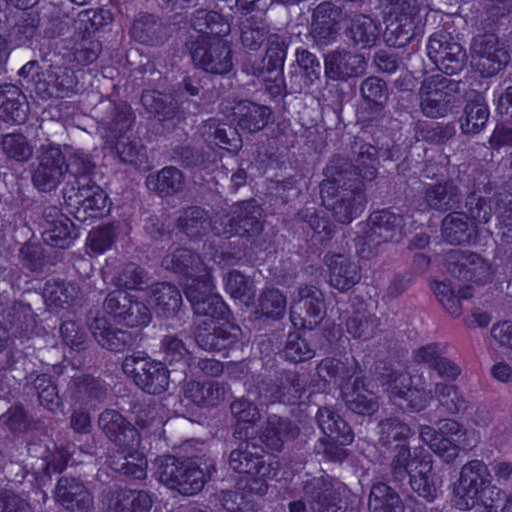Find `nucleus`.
<instances>
[{
  "instance_id": "1",
  "label": "nucleus",
  "mask_w": 512,
  "mask_h": 512,
  "mask_svg": "<svg viewBox=\"0 0 512 512\" xmlns=\"http://www.w3.org/2000/svg\"><path fill=\"white\" fill-rule=\"evenodd\" d=\"M127 289L135 290L134 294L124 290H116L110 293L105 302L104 310L109 316L97 317L90 324V330L97 342L104 348L110 350H118L127 343V335L122 330L117 332L111 331L112 322L120 324L122 321L126 325L142 326L146 325L150 320L149 308L139 303L138 300H144L148 296V292L136 288L134 285L127 286Z\"/></svg>"
},
{
  "instance_id": "2",
  "label": "nucleus",
  "mask_w": 512,
  "mask_h": 512,
  "mask_svg": "<svg viewBox=\"0 0 512 512\" xmlns=\"http://www.w3.org/2000/svg\"><path fill=\"white\" fill-rule=\"evenodd\" d=\"M199 33L191 44V57L195 65L207 72L225 74L232 68L231 53L221 36L229 32V25L216 12L198 11L192 21Z\"/></svg>"
},
{
  "instance_id": "3",
  "label": "nucleus",
  "mask_w": 512,
  "mask_h": 512,
  "mask_svg": "<svg viewBox=\"0 0 512 512\" xmlns=\"http://www.w3.org/2000/svg\"><path fill=\"white\" fill-rule=\"evenodd\" d=\"M490 474L484 463L473 460L461 470L457 486L454 489L453 503L459 510H469L481 502L488 512H510L512 495L507 497L498 488L487 485Z\"/></svg>"
},
{
  "instance_id": "4",
  "label": "nucleus",
  "mask_w": 512,
  "mask_h": 512,
  "mask_svg": "<svg viewBox=\"0 0 512 512\" xmlns=\"http://www.w3.org/2000/svg\"><path fill=\"white\" fill-rule=\"evenodd\" d=\"M99 424L106 435L123 451L119 459L111 461L114 470L137 479L146 476L147 461L142 452L136 448L140 443L139 432L126 423L116 411H105L100 415Z\"/></svg>"
},
{
  "instance_id": "5",
  "label": "nucleus",
  "mask_w": 512,
  "mask_h": 512,
  "mask_svg": "<svg viewBox=\"0 0 512 512\" xmlns=\"http://www.w3.org/2000/svg\"><path fill=\"white\" fill-rule=\"evenodd\" d=\"M317 374L325 383L333 381L334 384H339L343 399L355 413L371 414L376 410V402L362 381L355 378L353 385L342 383L348 371L339 360L331 358L323 360L317 368Z\"/></svg>"
},
{
  "instance_id": "6",
  "label": "nucleus",
  "mask_w": 512,
  "mask_h": 512,
  "mask_svg": "<svg viewBox=\"0 0 512 512\" xmlns=\"http://www.w3.org/2000/svg\"><path fill=\"white\" fill-rule=\"evenodd\" d=\"M261 452L262 449L255 443L245 441L240 443L229 457V465L234 471L251 476V479L248 480L250 482L249 490L257 495H263L266 492V479L276 475L272 463L266 465L265 461L261 460Z\"/></svg>"
},
{
  "instance_id": "7",
  "label": "nucleus",
  "mask_w": 512,
  "mask_h": 512,
  "mask_svg": "<svg viewBox=\"0 0 512 512\" xmlns=\"http://www.w3.org/2000/svg\"><path fill=\"white\" fill-rule=\"evenodd\" d=\"M327 179L320 185V193L324 206L333 211L337 221L341 223H350L364 209L365 199L361 191H347L339 200L337 198L336 183L346 179V172L338 173V177L333 176L332 168L326 172Z\"/></svg>"
},
{
  "instance_id": "8",
  "label": "nucleus",
  "mask_w": 512,
  "mask_h": 512,
  "mask_svg": "<svg viewBox=\"0 0 512 512\" xmlns=\"http://www.w3.org/2000/svg\"><path fill=\"white\" fill-rule=\"evenodd\" d=\"M398 449L396 459L394 460V473L396 477L403 472L410 475V484L412 489L427 501H433L438 494V489L434 482L428 478V473L432 469V461L429 454L417 455L407 461L410 452L401 444L395 446Z\"/></svg>"
},
{
  "instance_id": "9",
  "label": "nucleus",
  "mask_w": 512,
  "mask_h": 512,
  "mask_svg": "<svg viewBox=\"0 0 512 512\" xmlns=\"http://www.w3.org/2000/svg\"><path fill=\"white\" fill-rule=\"evenodd\" d=\"M465 429L456 421L444 420L438 424V431L424 425L420 428V438L445 462L454 461L465 445Z\"/></svg>"
},
{
  "instance_id": "10",
  "label": "nucleus",
  "mask_w": 512,
  "mask_h": 512,
  "mask_svg": "<svg viewBox=\"0 0 512 512\" xmlns=\"http://www.w3.org/2000/svg\"><path fill=\"white\" fill-rule=\"evenodd\" d=\"M122 368L138 387L148 393H161L169 384L168 371L163 364L144 355L127 357Z\"/></svg>"
},
{
  "instance_id": "11",
  "label": "nucleus",
  "mask_w": 512,
  "mask_h": 512,
  "mask_svg": "<svg viewBox=\"0 0 512 512\" xmlns=\"http://www.w3.org/2000/svg\"><path fill=\"white\" fill-rule=\"evenodd\" d=\"M421 384L420 377L412 378L408 373H396L386 383V391L393 404L401 409L411 411L423 410L430 400V395Z\"/></svg>"
},
{
  "instance_id": "12",
  "label": "nucleus",
  "mask_w": 512,
  "mask_h": 512,
  "mask_svg": "<svg viewBox=\"0 0 512 512\" xmlns=\"http://www.w3.org/2000/svg\"><path fill=\"white\" fill-rule=\"evenodd\" d=\"M427 54L437 68L448 75L461 71L466 59L463 47L445 32L430 37Z\"/></svg>"
},
{
  "instance_id": "13",
  "label": "nucleus",
  "mask_w": 512,
  "mask_h": 512,
  "mask_svg": "<svg viewBox=\"0 0 512 512\" xmlns=\"http://www.w3.org/2000/svg\"><path fill=\"white\" fill-rule=\"evenodd\" d=\"M389 0H381L384 7L386 29L385 41L390 46L403 47L409 43L415 28V15L407 13L406 2L397 0L387 4Z\"/></svg>"
},
{
  "instance_id": "14",
  "label": "nucleus",
  "mask_w": 512,
  "mask_h": 512,
  "mask_svg": "<svg viewBox=\"0 0 512 512\" xmlns=\"http://www.w3.org/2000/svg\"><path fill=\"white\" fill-rule=\"evenodd\" d=\"M85 180L73 196L67 192L64 194L68 206L75 209L73 212L79 221L104 216L110 209L108 197L102 188L94 184L85 186Z\"/></svg>"
},
{
  "instance_id": "15",
  "label": "nucleus",
  "mask_w": 512,
  "mask_h": 512,
  "mask_svg": "<svg viewBox=\"0 0 512 512\" xmlns=\"http://www.w3.org/2000/svg\"><path fill=\"white\" fill-rule=\"evenodd\" d=\"M183 462L168 456L157 460V475L160 482L169 488L178 490L181 494L193 495L199 492L205 483V475L202 470H187V475L193 477L192 482L179 479L183 470Z\"/></svg>"
},
{
  "instance_id": "16",
  "label": "nucleus",
  "mask_w": 512,
  "mask_h": 512,
  "mask_svg": "<svg viewBox=\"0 0 512 512\" xmlns=\"http://www.w3.org/2000/svg\"><path fill=\"white\" fill-rule=\"evenodd\" d=\"M299 296V302L291 308V322L296 328L312 329L322 318V295L313 287H305L300 289Z\"/></svg>"
},
{
  "instance_id": "17",
  "label": "nucleus",
  "mask_w": 512,
  "mask_h": 512,
  "mask_svg": "<svg viewBox=\"0 0 512 512\" xmlns=\"http://www.w3.org/2000/svg\"><path fill=\"white\" fill-rule=\"evenodd\" d=\"M201 277L202 279L197 282V287L190 286L185 290L186 297L193 306L195 313L212 318L223 315L226 306L219 295L211 292L212 283L209 273L205 271V274Z\"/></svg>"
},
{
  "instance_id": "18",
  "label": "nucleus",
  "mask_w": 512,
  "mask_h": 512,
  "mask_svg": "<svg viewBox=\"0 0 512 512\" xmlns=\"http://www.w3.org/2000/svg\"><path fill=\"white\" fill-rule=\"evenodd\" d=\"M67 171L64 157L58 147H51L42 156L33 175V183L41 191L54 189Z\"/></svg>"
},
{
  "instance_id": "19",
  "label": "nucleus",
  "mask_w": 512,
  "mask_h": 512,
  "mask_svg": "<svg viewBox=\"0 0 512 512\" xmlns=\"http://www.w3.org/2000/svg\"><path fill=\"white\" fill-rule=\"evenodd\" d=\"M475 53L479 54L476 66L481 74L490 77L500 71L509 61L507 51L501 47L493 36L486 40L476 39L472 45Z\"/></svg>"
},
{
  "instance_id": "20",
  "label": "nucleus",
  "mask_w": 512,
  "mask_h": 512,
  "mask_svg": "<svg viewBox=\"0 0 512 512\" xmlns=\"http://www.w3.org/2000/svg\"><path fill=\"white\" fill-rule=\"evenodd\" d=\"M330 285L344 291L360 279L358 267L343 254H327L324 258Z\"/></svg>"
},
{
  "instance_id": "21",
  "label": "nucleus",
  "mask_w": 512,
  "mask_h": 512,
  "mask_svg": "<svg viewBox=\"0 0 512 512\" xmlns=\"http://www.w3.org/2000/svg\"><path fill=\"white\" fill-rule=\"evenodd\" d=\"M365 70L363 55L334 52L325 58V73L333 80H342L358 76Z\"/></svg>"
},
{
  "instance_id": "22",
  "label": "nucleus",
  "mask_w": 512,
  "mask_h": 512,
  "mask_svg": "<svg viewBox=\"0 0 512 512\" xmlns=\"http://www.w3.org/2000/svg\"><path fill=\"white\" fill-rule=\"evenodd\" d=\"M55 497L71 512H86L91 504L90 494L75 479H60L56 487Z\"/></svg>"
},
{
  "instance_id": "23",
  "label": "nucleus",
  "mask_w": 512,
  "mask_h": 512,
  "mask_svg": "<svg viewBox=\"0 0 512 512\" xmlns=\"http://www.w3.org/2000/svg\"><path fill=\"white\" fill-rule=\"evenodd\" d=\"M443 83L426 80L421 87V109L431 118L443 117L449 110L447 94L442 91Z\"/></svg>"
},
{
  "instance_id": "24",
  "label": "nucleus",
  "mask_w": 512,
  "mask_h": 512,
  "mask_svg": "<svg viewBox=\"0 0 512 512\" xmlns=\"http://www.w3.org/2000/svg\"><path fill=\"white\" fill-rule=\"evenodd\" d=\"M317 418L320 429L332 443L348 445L353 441L351 429L330 409H319Z\"/></svg>"
},
{
  "instance_id": "25",
  "label": "nucleus",
  "mask_w": 512,
  "mask_h": 512,
  "mask_svg": "<svg viewBox=\"0 0 512 512\" xmlns=\"http://www.w3.org/2000/svg\"><path fill=\"white\" fill-rule=\"evenodd\" d=\"M77 237L78 233L73 223L62 214H59L54 221H47L43 232L45 242L60 248H68Z\"/></svg>"
},
{
  "instance_id": "26",
  "label": "nucleus",
  "mask_w": 512,
  "mask_h": 512,
  "mask_svg": "<svg viewBox=\"0 0 512 512\" xmlns=\"http://www.w3.org/2000/svg\"><path fill=\"white\" fill-rule=\"evenodd\" d=\"M224 395V390L218 385L209 384L202 386L199 382H190L184 388V396L181 400L187 409L200 407L205 404H214Z\"/></svg>"
},
{
  "instance_id": "27",
  "label": "nucleus",
  "mask_w": 512,
  "mask_h": 512,
  "mask_svg": "<svg viewBox=\"0 0 512 512\" xmlns=\"http://www.w3.org/2000/svg\"><path fill=\"white\" fill-rule=\"evenodd\" d=\"M235 115H239L238 126L249 132L262 129L268 120L270 111L267 107L242 102L235 106Z\"/></svg>"
},
{
  "instance_id": "28",
  "label": "nucleus",
  "mask_w": 512,
  "mask_h": 512,
  "mask_svg": "<svg viewBox=\"0 0 512 512\" xmlns=\"http://www.w3.org/2000/svg\"><path fill=\"white\" fill-rule=\"evenodd\" d=\"M225 126L226 125H223L221 127L216 120H209L204 124L202 133L204 136H208L207 140L209 141L210 138L213 137L215 145L228 152L234 153L241 148V139L234 129L231 127L227 129Z\"/></svg>"
},
{
  "instance_id": "29",
  "label": "nucleus",
  "mask_w": 512,
  "mask_h": 512,
  "mask_svg": "<svg viewBox=\"0 0 512 512\" xmlns=\"http://www.w3.org/2000/svg\"><path fill=\"white\" fill-rule=\"evenodd\" d=\"M401 223L402 218L389 211L374 212L369 217L371 232L384 241L392 240L400 234Z\"/></svg>"
},
{
  "instance_id": "30",
  "label": "nucleus",
  "mask_w": 512,
  "mask_h": 512,
  "mask_svg": "<svg viewBox=\"0 0 512 512\" xmlns=\"http://www.w3.org/2000/svg\"><path fill=\"white\" fill-rule=\"evenodd\" d=\"M441 353L442 348L433 344L421 348L416 357L418 360L427 362L429 365L433 366L440 376L447 379H454L459 375L460 370L450 360L442 357Z\"/></svg>"
},
{
  "instance_id": "31",
  "label": "nucleus",
  "mask_w": 512,
  "mask_h": 512,
  "mask_svg": "<svg viewBox=\"0 0 512 512\" xmlns=\"http://www.w3.org/2000/svg\"><path fill=\"white\" fill-rule=\"evenodd\" d=\"M152 296L147 300L148 304L153 307H159L163 312L177 310L182 302L179 291L168 283H160L151 289Z\"/></svg>"
},
{
  "instance_id": "32",
  "label": "nucleus",
  "mask_w": 512,
  "mask_h": 512,
  "mask_svg": "<svg viewBox=\"0 0 512 512\" xmlns=\"http://www.w3.org/2000/svg\"><path fill=\"white\" fill-rule=\"evenodd\" d=\"M151 499L146 492L130 491L120 494L108 508V512H148Z\"/></svg>"
},
{
  "instance_id": "33",
  "label": "nucleus",
  "mask_w": 512,
  "mask_h": 512,
  "mask_svg": "<svg viewBox=\"0 0 512 512\" xmlns=\"http://www.w3.org/2000/svg\"><path fill=\"white\" fill-rule=\"evenodd\" d=\"M231 410L237 421L235 434L239 439L249 437L248 430L253 428V423L258 417L257 409L246 400H238L232 403Z\"/></svg>"
},
{
  "instance_id": "34",
  "label": "nucleus",
  "mask_w": 512,
  "mask_h": 512,
  "mask_svg": "<svg viewBox=\"0 0 512 512\" xmlns=\"http://www.w3.org/2000/svg\"><path fill=\"white\" fill-rule=\"evenodd\" d=\"M489 111L485 103L476 101L468 103L465 107V116L461 120V129L464 133H478L488 120Z\"/></svg>"
},
{
  "instance_id": "35",
  "label": "nucleus",
  "mask_w": 512,
  "mask_h": 512,
  "mask_svg": "<svg viewBox=\"0 0 512 512\" xmlns=\"http://www.w3.org/2000/svg\"><path fill=\"white\" fill-rule=\"evenodd\" d=\"M182 175L175 168H164L157 176L147 178V186L150 189L157 190L160 194L168 195L181 186Z\"/></svg>"
},
{
  "instance_id": "36",
  "label": "nucleus",
  "mask_w": 512,
  "mask_h": 512,
  "mask_svg": "<svg viewBox=\"0 0 512 512\" xmlns=\"http://www.w3.org/2000/svg\"><path fill=\"white\" fill-rule=\"evenodd\" d=\"M431 287L441 304L453 316L460 315L459 297L465 299L472 296L470 287L461 289L459 296H455L450 287L443 282H433Z\"/></svg>"
},
{
  "instance_id": "37",
  "label": "nucleus",
  "mask_w": 512,
  "mask_h": 512,
  "mask_svg": "<svg viewBox=\"0 0 512 512\" xmlns=\"http://www.w3.org/2000/svg\"><path fill=\"white\" fill-rule=\"evenodd\" d=\"M378 32L377 25L366 15L354 19L350 27L351 38L354 42L362 44L363 47L371 45L375 41Z\"/></svg>"
},
{
  "instance_id": "38",
  "label": "nucleus",
  "mask_w": 512,
  "mask_h": 512,
  "mask_svg": "<svg viewBox=\"0 0 512 512\" xmlns=\"http://www.w3.org/2000/svg\"><path fill=\"white\" fill-rule=\"evenodd\" d=\"M226 290L235 300L249 307L252 303V284L242 274L233 271L226 278Z\"/></svg>"
},
{
  "instance_id": "39",
  "label": "nucleus",
  "mask_w": 512,
  "mask_h": 512,
  "mask_svg": "<svg viewBox=\"0 0 512 512\" xmlns=\"http://www.w3.org/2000/svg\"><path fill=\"white\" fill-rule=\"evenodd\" d=\"M3 152L8 158L16 161H26L32 155V148L21 134H7L2 140Z\"/></svg>"
},
{
  "instance_id": "40",
  "label": "nucleus",
  "mask_w": 512,
  "mask_h": 512,
  "mask_svg": "<svg viewBox=\"0 0 512 512\" xmlns=\"http://www.w3.org/2000/svg\"><path fill=\"white\" fill-rule=\"evenodd\" d=\"M314 349L307 343L306 337L300 332L289 334L285 347L286 357L293 362H302L314 356Z\"/></svg>"
},
{
  "instance_id": "41",
  "label": "nucleus",
  "mask_w": 512,
  "mask_h": 512,
  "mask_svg": "<svg viewBox=\"0 0 512 512\" xmlns=\"http://www.w3.org/2000/svg\"><path fill=\"white\" fill-rule=\"evenodd\" d=\"M8 92H10V97L0 115L5 117L7 121L21 124L27 118V106L21 101L22 97L15 86L9 87Z\"/></svg>"
},
{
  "instance_id": "42",
  "label": "nucleus",
  "mask_w": 512,
  "mask_h": 512,
  "mask_svg": "<svg viewBox=\"0 0 512 512\" xmlns=\"http://www.w3.org/2000/svg\"><path fill=\"white\" fill-rule=\"evenodd\" d=\"M199 259L196 255L191 253L189 250H178L172 255L165 257L162 264L168 270L176 272L187 271L189 276H194V265H197Z\"/></svg>"
},
{
  "instance_id": "43",
  "label": "nucleus",
  "mask_w": 512,
  "mask_h": 512,
  "mask_svg": "<svg viewBox=\"0 0 512 512\" xmlns=\"http://www.w3.org/2000/svg\"><path fill=\"white\" fill-rule=\"evenodd\" d=\"M442 229L445 238L451 243H461L468 238L466 235L468 224L460 213H453L445 217Z\"/></svg>"
},
{
  "instance_id": "44",
  "label": "nucleus",
  "mask_w": 512,
  "mask_h": 512,
  "mask_svg": "<svg viewBox=\"0 0 512 512\" xmlns=\"http://www.w3.org/2000/svg\"><path fill=\"white\" fill-rule=\"evenodd\" d=\"M261 312L271 318H280L284 315L286 301L283 295L274 289L267 290L260 301Z\"/></svg>"
},
{
  "instance_id": "45",
  "label": "nucleus",
  "mask_w": 512,
  "mask_h": 512,
  "mask_svg": "<svg viewBox=\"0 0 512 512\" xmlns=\"http://www.w3.org/2000/svg\"><path fill=\"white\" fill-rule=\"evenodd\" d=\"M130 124L131 120L129 114H124L123 118L121 119V126L119 129L121 135L115 143V149L122 161L133 163L136 162V157L139 151L128 137H124L122 135L123 131L128 129Z\"/></svg>"
},
{
  "instance_id": "46",
  "label": "nucleus",
  "mask_w": 512,
  "mask_h": 512,
  "mask_svg": "<svg viewBox=\"0 0 512 512\" xmlns=\"http://www.w3.org/2000/svg\"><path fill=\"white\" fill-rule=\"evenodd\" d=\"M35 388L38 391L40 403L47 409L54 411L59 406V397L56 388L46 375L38 376L35 380Z\"/></svg>"
},
{
  "instance_id": "47",
  "label": "nucleus",
  "mask_w": 512,
  "mask_h": 512,
  "mask_svg": "<svg viewBox=\"0 0 512 512\" xmlns=\"http://www.w3.org/2000/svg\"><path fill=\"white\" fill-rule=\"evenodd\" d=\"M378 428L379 440L383 445L390 444L391 439L399 441L411 434V430L406 424L395 419L382 422Z\"/></svg>"
},
{
  "instance_id": "48",
  "label": "nucleus",
  "mask_w": 512,
  "mask_h": 512,
  "mask_svg": "<svg viewBox=\"0 0 512 512\" xmlns=\"http://www.w3.org/2000/svg\"><path fill=\"white\" fill-rule=\"evenodd\" d=\"M399 502V498L395 495L389 486L384 483L376 484L372 487L369 497V505L374 510H378L379 508L389 507L393 508Z\"/></svg>"
},
{
  "instance_id": "49",
  "label": "nucleus",
  "mask_w": 512,
  "mask_h": 512,
  "mask_svg": "<svg viewBox=\"0 0 512 512\" xmlns=\"http://www.w3.org/2000/svg\"><path fill=\"white\" fill-rule=\"evenodd\" d=\"M87 241L89 247L93 251L97 253H103L112 245L114 241L113 229L111 227L95 229L90 232Z\"/></svg>"
},
{
  "instance_id": "50",
  "label": "nucleus",
  "mask_w": 512,
  "mask_h": 512,
  "mask_svg": "<svg viewBox=\"0 0 512 512\" xmlns=\"http://www.w3.org/2000/svg\"><path fill=\"white\" fill-rule=\"evenodd\" d=\"M462 266L466 268L464 277L475 282L483 281L489 276V265L476 255L469 256L466 262L462 263Z\"/></svg>"
},
{
  "instance_id": "51",
  "label": "nucleus",
  "mask_w": 512,
  "mask_h": 512,
  "mask_svg": "<svg viewBox=\"0 0 512 512\" xmlns=\"http://www.w3.org/2000/svg\"><path fill=\"white\" fill-rule=\"evenodd\" d=\"M206 224L203 211L199 208H191L185 212V219L181 225L187 235L195 237L200 234V230L205 229Z\"/></svg>"
},
{
  "instance_id": "52",
  "label": "nucleus",
  "mask_w": 512,
  "mask_h": 512,
  "mask_svg": "<svg viewBox=\"0 0 512 512\" xmlns=\"http://www.w3.org/2000/svg\"><path fill=\"white\" fill-rule=\"evenodd\" d=\"M284 428L286 429L287 425L280 420L270 422L266 431L261 436L262 442L273 450L280 449L284 438L289 437L288 434L286 436L281 435Z\"/></svg>"
},
{
  "instance_id": "53",
  "label": "nucleus",
  "mask_w": 512,
  "mask_h": 512,
  "mask_svg": "<svg viewBox=\"0 0 512 512\" xmlns=\"http://www.w3.org/2000/svg\"><path fill=\"white\" fill-rule=\"evenodd\" d=\"M384 82L377 78L366 79L361 86V92L368 101L381 104L386 99Z\"/></svg>"
},
{
  "instance_id": "54",
  "label": "nucleus",
  "mask_w": 512,
  "mask_h": 512,
  "mask_svg": "<svg viewBox=\"0 0 512 512\" xmlns=\"http://www.w3.org/2000/svg\"><path fill=\"white\" fill-rule=\"evenodd\" d=\"M296 58L299 66L304 69L306 76L312 81L320 74V63L316 57L307 50H297Z\"/></svg>"
},
{
  "instance_id": "55",
  "label": "nucleus",
  "mask_w": 512,
  "mask_h": 512,
  "mask_svg": "<svg viewBox=\"0 0 512 512\" xmlns=\"http://www.w3.org/2000/svg\"><path fill=\"white\" fill-rule=\"evenodd\" d=\"M442 404L447 406L451 412L461 409V399L454 386H437Z\"/></svg>"
},
{
  "instance_id": "56",
  "label": "nucleus",
  "mask_w": 512,
  "mask_h": 512,
  "mask_svg": "<svg viewBox=\"0 0 512 512\" xmlns=\"http://www.w3.org/2000/svg\"><path fill=\"white\" fill-rule=\"evenodd\" d=\"M80 20L91 21L92 27L98 29L112 21V14L109 10L99 9L96 11H84L79 14Z\"/></svg>"
},
{
  "instance_id": "57",
  "label": "nucleus",
  "mask_w": 512,
  "mask_h": 512,
  "mask_svg": "<svg viewBox=\"0 0 512 512\" xmlns=\"http://www.w3.org/2000/svg\"><path fill=\"white\" fill-rule=\"evenodd\" d=\"M165 351L167 358L172 361H186V348L182 342L176 338L167 339L165 342Z\"/></svg>"
},
{
  "instance_id": "58",
  "label": "nucleus",
  "mask_w": 512,
  "mask_h": 512,
  "mask_svg": "<svg viewBox=\"0 0 512 512\" xmlns=\"http://www.w3.org/2000/svg\"><path fill=\"white\" fill-rule=\"evenodd\" d=\"M64 341L71 346H78L82 340L77 324L73 321L64 322L60 328Z\"/></svg>"
},
{
  "instance_id": "59",
  "label": "nucleus",
  "mask_w": 512,
  "mask_h": 512,
  "mask_svg": "<svg viewBox=\"0 0 512 512\" xmlns=\"http://www.w3.org/2000/svg\"><path fill=\"white\" fill-rule=\"evenodd\" d=\"M492 336L500 344L512 347V322H503L493 326Z\"/></svg>"
},
{
  "instance_id": "60",
  "label": "nucleus",
  "mask_w": 512,
  "mask_h": 512,
  "mask_svg": "<svg viewBox=\"0 0 512 512\" xmlns=\"http://www.w3.org/2000/svg\"><path fill=\"white\" fill-rule=\"evenodd\" d=\"M430 206L436 209H445L449 205L450 197L447 198L446 189L443 186H437L427 193Z\"/></svg>"
},
{
  "instance_id": "61",
  "label": "nucleus",
  "mask_w": 512,
  "mask_h": 512,
  "mask_svg": "<svg viewBox=\"0 0 512 512\" xmlns=\"http://www.w3.org/2000/svg\"><path fill=\"white\" fill-rule=\"evenodd\" d=\"M328 10H331L330 5L328 4H321L319 5L315 12H314V21L312 23L313 27V33L316 38L322 39L326 38L325 31L322 32V28L320 27L322 24H328L327 21L322 20L324 13H326Z\"/></svg>"
},
{
  "instance_id": "62",
  "label": "nucleus",
  "mask_w": 512,
  "mask_h": 512,
  "mask_svg": "<svg viewBox=\"0 0 512 512\" xmlns=\"http://www.w3.org/2000/svg\"><path fill=\"white\" fill-rule=\"evenodd\" d=\"M497 111L506 119H512V87H508L499 97Z\"/></svg>"
},
{
  "instance_id": "63",
  "label": "nucleus",
  "mask_w": 512,
  "mask_h": 512,
  "mask_svg": "<svg viewBox=\"0 0 512 512\" xmlns=\"http://www.w3.org/2000/svg\"><path fill=\"white\" fill-rule=\"evenodd\" d=\"M356 322V319H350L347 322L348 332L354 337H363L364 339L368 338L372 333L371 325L368 320H360L359 325H356Z\"/></svg>"
},
{
  "instance_id": "64",
  "label": "nucleus",
  "mask_w": 512,
  "mask_h": 512,
  "mask_svg": "<svg viewBox=\"0 0 512 512\" xmlns=\"http://www.w3.org/2000/svg\"><path fill=\"white\" fill-rule=\"evenodd\" d=\"M141 101L149 111L155 113H160V109L163 106L161 94L156 91H147L143 93Z\"/></svg>"
}]
</instances>
